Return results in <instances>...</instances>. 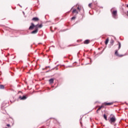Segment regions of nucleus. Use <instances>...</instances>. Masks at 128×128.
<instances>
[{"mask_svg":"<svg viewBox=\"0 0 128 128\" xmlns=\"http://www.w3.org/2000/svg\"><path fill=\"white\" fill-rule=\"evenodd\" d=\"M4 86L0 84V90H4Z\"/></svg>","mask_w":128,"mask_h":128,"instance_id":"nucleus-11","label":"nucleus"},{"mask_svg":"<svg viewBox=\"0 0 128 128\" xmlns=\"http://www.w3.org/2000/svg\"><path fill=\"white\" fill-rule=\"evenodd\" d=\"M48 72V71H47V72Z\"/></svg>","mask_w":128,"mask_h":128,"instance_id":"nucleus-31","label":"nucleus"},{"mask_svg":"<svg viewBox=\"0 0 128 128\" xmlns=\"http://www.w3.org/2000/svg\"><path fill=\"white\" fill-rule=\"evenodd\" d=\"M116 124H114V126H116Z\"/></svg>","mask_w":128,"mask_h":128,"instance_id":"nucleus-32","label":"nucleus"},{"mask_svg":"<svg viewBox=\"0 0 128 128\" xmlns=\"http://www.w3.org/2000/svg\"><path fill=\"white\" fill-rule=\"evenodd\" d=\"M114 8H112L110 10V12L112 14V16L114 18H116V16L118 15V10H112Z\"/></svg>","mask_w":128,"mask_h":128,"instance_id":"nucleus-2","label":"nucleus"},{"mask_svg":"<svg viewBox=\"0 0 128 128\" xmlns=\"http://www.w3.org/2000/svg\"><path fill=\"white\" fill-rule=\"evenodd\" d=\"M32 20H34V22H38L40 19L38 17H34L32 18Z\"/></svg>","mask_w":128,"mask_h":128,"instance_id":"nucleus-5","label":"nucleus"},{"mask_svg":"<svg viewBox=\"0 0 128 128\" xmlns=\"http://www.w3.org/2000/svg\"><path fill=\"white\" fill-rule=\"evenodd\" d=\"M90 64V63H88V64Z\"/></svg>","mask_w":128,"mask_h":128,"instance_id":"nucleus-26","label":"nucleus"},{"mask_svg":"<svg viewBox=\"0 0 128 128\" xmlns=\"http://www.w3.org/2000/svg\"><path fill=\"white\" fill-rule=\"evenodd\" d=\"M115 122H116V118L114 116L111 117L109 120V122H110L111 124H114Z\"/></svg>","mask_w":128,"mask_h":128,"instance_id":"nucleus-3","label":"nucleus"},{"mask_svg":"<svg viewBox=\"0 0 128 128\" xmlns=\"http://www.w3.org/2000/svg\"><path fill=\"white\" fill-rule=\"evenodd\" d=\"M102 110V108L100 107L98 109V110Z\"/></svg>","mask_w":128,"mask_h":128,"instance_id":"nucleus-19","label":"nucleus"},{"mask_svg":"<svg viewBox=\"0 0 128 128\" xmlns=\"http://www.w3.org/2000/svg\"><path fill=\"white\" fill-rule=\"evenodd\" d=\"M77 8L78 10H80V7H78Z\"/></svg>","mask_w":128,"mask_h":128,"instance_id":"nucleus-20","label":"nucleus"},{"mask_svg":"<svg viewBox=\"0 0 128 128\" xmlns=\"http://www.w3.org/2000/svg\"><path fill=\"white\" fill-rule=\"evenodd\" d=\"M72 12V14H74V12H76V14H78V12L76 10V9H74Z\"/></svg>","mask_w":128,"mask_h":128,"instance_id":"nucleus-10","label":"nucleus"},{"mask_svg":"<svg viewBox=\"0 0 128 128\" xmlns=\"http://www.w3.org/2000/svg\"><path fill=\"white\" fill-rule=\"evenodd\" d=\"M42 28V24H37L34 25V23H31V26L29 27L28 30H32L35 28V30L31 32V34H38V28Z\"/></svg>","mask_w":128,"mask_h":128,"instance_id":"nucleus-1","label":"nucleus"},{"mask_svg":"<svg viewBox=\"0 0 128 128\" xmlns=\"http://www.w3.org/2000/svg\"><path fill=\"white\" fill-rule=\"evenodd\" d=\"M89 8H90L92 6V3H90L88 4Z\"/></svg>","mask_w":128,"mask_h":128,"instance_id":"nucleus-18","label":"nucleus"},{"mask_svg":"<svg viewBox=\"0 0 128 128\" xmlns=\"http://www.w3.org/2000/svg\"><path fill=\"white\" fill-rule=\"evenodd\" d=\"M54 78H50V80H49V83L50 84H54Z\"/></svg>","mask_w":128,"mask_h":128,"instance_id":"nucleus-7","label":"nucleus"},{"mask_svg":"<svg viewBox=\"0 0 128 128\" xmlns=\"http://www.w3.org/2000/svg\"><path fill=\"white\" fill-rule=\"evenodd\" d=\"M114 41L113 40H111L110 44H112V46L114 44Z\"/></svg>","mask_w":128,"mask_h":128,"instance_id":"nucleus-14","label":"nucleus"},{"mask_svg":"<svg viewBox=\"0 0 128 128\" xmlns=\"http://www.w3.org/2000/svg\"><path fill=\"white\" fill-rule=\"evenodd\" d=\"M118 50H120V48L122 47V44L120 42H118Z\"/></svg>","mask_w":128,"mask_h":128,"instance_id":"nucleus-13","label":"nucleus"},{"mask_svg":"<svg viewBox=\"0 0 128 128\" xmlns=\"http://www.w3.org/2000/svg\"><path fill=\"white\" fill-rule=\"evenodd\" d=\"M72 20H76V16H73L71 18Z\"/></svg>","mask_w":128,"mask_h":128,"instance_id":"nucleus-17","label":"nucleus"},{"mask_svg":"<svg viewBox=\"0 0 128 128\" xmlns=\"http://www.w3.org/2000/svg\"><path fill=\"white\" fill-rule=\"evenodd\" d=\"M19 98H20V100H26V98H28V97H26V96H20Z\"/></svg>","mask_w":128,"mask_h":128,"instance_id":"nucleus-4","label":"nucleus"},{"mask_svg":"<svg viewBox=\"0 0 128 128\" xmlns=\"http://www.w3.org/2000/svg\"><path fill=\"white\" fill-rule=\"evenodd\" d=\"M23 14H24V12H23Z\"/></svg>","mask_w":128,"mask_h":128,"instance_id":"nucleus-29","label":"nucleus"},{"mask_svg":"<svg viewBox=\"0 0 128 128\" xmlns=\"http://www.w3.org/2000/svg\"><path fill=\"white\" fill-rule=\"evenodd\" d=\"M123 56L122 55H120L119 56L120 58L122 56Z\"/></svg>","mask_w":128,"mask_h":128,"instance_id":"nucleus-23","label":"nucleus"},{"mask_svg":"<svg viewBox=\"0 0 128 128\" xmlns=\"http://www.w3.org/2000/svg\"><path fill=\"white\" fill-rule=\"evenodd\" d=\"M4 102H3L2 104V108H4Z\"/></svg>","mask_w":128,"mask_h":128,"instance_id":"nucleus-16","label":"nucleus"},{"mask_svg":"<svg viewBox=\"0 0 128 128\" xmlns=\"http://www.w3.org/2000/svg\"><path fill=\"white\" fill-rule=\"evenodd\" d=\"M115 54H116V56H120V55H118V50H116V52H115Z\"/></svg>","mask_w":128,"mask_h":128,"instance_id":"nucleus-15","label":"nucleus"},{"mask_svg":"<svg viewBox=\"0 0 128 128\" xmlns=\"http://www.w3.org/2000/svg\"><path fill=\"white\" fill-rule=\"evenodd\" d=\"M126 7L128 8V4H127Z\"/></svg>","mask_w":128,"mask_h":128,"instance_id":"nucleus-28","label":"nucleus"},{"mask_svg":"<svg viewBox=\"0 0 128 128\" xmlns=\"http://www.w3.org/2000/svg\"><path fill=\"white\" fill-rule=\"evenodd\" d=\"M104 118L106 120H108V116H106V114H104Z\"/></svg>","mask_w":128,"mask_h":128,"instance_id":"nucleus-12","label":"nucleus"},{"mask_svg":"<svg viewBox=\"0 0 128 128\" xmlns=\"http://www.w3.org/2000/svg\"><path fill=\"white\" fill-rule=\"evenodd\" d=\"M96 112L97 113V114H98V110H96Z\"/></svg>","mask_w":128,"mask_h":128,"instance_id":"nucleus-22","label":"nucleus"},{"mask_svg":"<svg viewBox=\"0 0 128 128\" xmlns=\"http://www.w3.org/2000/svg\"><path fill=\"white\" fill-rule=\"evenodd\" d=\"M109 40H110L108 39V38H107L105 42V44H108Z\"/></svg>","mask_w":128,"mask_h":128,"instance_id":"nucleus-9","label":"nucleus"},{"mask_svg":"<svg viewBox=\"0 0 128 128\" xmlns=\"http://www.w3.org/2000/svg\"><path fill=\"white\" fill-rule=\"evenodd\" d=\"M112 102H105L104 104L105 106H112Z\"/></svg>","mask_w":128,"mask_h":128,"instance_id":"nucleus-8","label":"nucleus"},{"mask_svg":"<svg viewBox=\"0 0 128 128\" xmlns=\"http://www.w3.org/2000/svg\"><path fill=\"white\" fill-rule=\"evenodd\" d=\"M84 44H90V40H86L84 42Z\"/></svg>","mask_w":128,"mask_h":128,"instance_id":"nucleus-6","label":"nucleus"},{"mask_svg":"<svg viewBox=\"0 0 128 128\" xmlns=\"http://www.w3.org/2000/svg\"><path fill=\"white\" fill-rule=\"evenodd\" d=\"M100 108H104V106H101Z\"/></svg>","mask_w":128,"mask_h":128,"instance_id":"nucleus-21","label":"nucleus"},{"mask_svg":"<svg viewBox=\"0 0 128 128\" xmlns=\"http://www.w3.org/2000/svg\"><path fill=\"white\" fill-rule=\"evenodd\" d=\"M80 124H82V122H80Z\"/></svg>","mask_w":128,"mask_h":128,"instance_id":"nucleus-27","label":"nucleus"},{"mask_svg":"<svg viewBox=\"0 0 128 128\" xmlns=\"http://www.w3.org/2000/svg\"><path fill=\"white\" fill-rule=\"evenodd\" d=\"M95 4H96V3H94Z\"/></svg>","mask_w":128,"mask_h":128,"instance_id":"nucleus-30","label":"nucleus"},{"mask_svg":"<svg viewBox=\"0 0 128 128\" xmlns=\"http://www.w3.org/2000/svg\"><path fill=\"white\" fill-rule=\"evenodd\" d=\"M10 126V124H7V126Z\"/></svg>","mask_w":128,"mask_h":128,"instance_id":"nucleus-24","label":"nucleus"},{"mask_svg":"<svg viewBox=\"0 0 128 128\" xmlns=\"http://www.w3.org/2000/svg\"><path fill=\"white\" fill-rule=\"evenodd\" d=\"M46 68H50V66H46Z\"/></svg>","mask_w":128,"mask_h":128,"instance_id":"nucleus-25","label":"nucleus"}]
</instances>
